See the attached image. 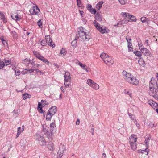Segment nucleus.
<instances>
[{
  "label": "nucleus",
  "mask_w": 158,
  "mask_h": 158,
  "mask_svg": "<svg viewBox=\"0 0 158 158\" xmlns=\"http://www.w3.org/2000/svg\"><path fill=\"white\" fill-rule=\"evenodd\" d=\"M64 149L63 148H60L57 154V156L58 157H59V158H61V157L63 155V153H64Z\"/></svg>",
  "instance_id": "4468645a"
},
{
  "label": "nucleus",
  "mask_w": 158,
  "mask_h": 158,
  "mask_svg": "<svg viewBox=\"0 0 158 158\" xmlns=\"http://www.w3.org/2000/svg\"><path fill=\"white\" fill-rule=\"evenodd\" d=\"M95 18L96 20L98 21L101 22L102 20V17L100 15H97Z\"/></svg>",
  "instance_id": "a878e982"
},
{
  "label": "nucleus",
  "mask_w": 158,
  "mask_h": 158,
  "mask_svg": "<svg viewBox=\"0 0 158 158\" xmlns=\"http://www.w3.org/2000/svg\"><path fill=\"white\" fill-rule=\"evenodd\" d=\"M100 56L104 62L108 65L111 66L113 64L114 62L112 57L106 53L104 52L102 53Z\"/></svg>",
  "instance_id": "20e7f679"
},
{
  "label": "nucleus",
  "mask_w": 158,
  "mask_h": 158,
  "mask_svg": "<svg viewBox=\"0 0 158 158\" xmlns=\"http://www.w3.org/2000/svg\"><path fill=\"white\" fill-rule=\"evenodd\" d=\"M57 111V108L56 106H52L49 109L48 112L51 114L52 115H54Z\"/></svg>",
  "instance_id": "ddd939ff"
},
{
  "label": "nucleus",
  "mask_w": 158,
  "mask_h": 158,
  "mask_svg": "<svg viewBox=\"0 0 158 158\" xmlns=\"http://www.w3.org/2000/svg\"><path fill=\"white\" fill-rule=\"evenodd\" d=\"M53 115H51V114L50 113H48V112L46 116V120L47 121L50 120L51 119Z\"/></svg>",
  "instance_id": "5701e85b"
},
{
  "label": "nucleus",
  "mask_w": 158,
  "mask_h": 158,
  "mask_svg": "<svg viewBox=\"0 0 158 158\" xmlns=\"http://www.w3.org/2000/svg\"><path fill=\"white\" fill-rule=\"evenodd\" d=\"M150 137H149L148 138H147L145 141V143L146 145H148V143L149 142V141L150 139Z\"/></svg>",
  "instance_id": "09e8293b"
},
{
  "label": "nucleus",
  "mask_w": 158,
  "mask_h": 158,
  "mask_svg": "<svg viewBox=\"0 0 158 158\" xmlns=\"http://www.w3.org/2000/svg\"><path fill=\"white\" fill-rule=\"evenodd\" d=\"M48 148L50 150H52L54 149V147L52 143L49 144L48 146Z\"/></svg>",
  "instance_id": "c03bdc74"
},
{
  "label": "nucleus",
  "mask_w": 158,
  "mask_h": 158,
  "mask_svg": "<svg viewBox=\"0 0 158 158\" xmlns=\"http://www.w3.org/2000/svg\"><path fill=\"white\" fill-rule=\"evenodd\" d=\"M41 102L43 106H44L46 105L47 104V102L45 100H42L41 101Z\"/></svg>",
  "instance_id": "49530a36"
},
{
  "label": "nucleus",
  "mask_w": 158,
  "mask_h": 158,
  "mask_svg": "<svg viewBox=\"0 0 158 158\" xmlns=\"http://www.w3.org/2000/svg\"><path fill=\"white\" fill-rule=\"evenodd\" d=\"M122 15L123 18H129L130 17L129 16L130 15L129 13H123V14Z\"/></svg>",
  "instance_id": "473e14b6"
},
{
  "label": "nucleus",
  "mask_w": 158,
  "mask_h": 158,
  "mask_svg": "<svg viewBox=\"0 0 158 158\" xmlns=\"http://www.w3.org/2000/svg\"><path fill=\"white\" fill-rule=\"evenodd\" d=\"M23 131H21V127H19L18 128L17 132V133L16 138H17L20 135V133L22 132Z\"/></svg>",
  "instance_id": "6ab92c4d"
},
{
  "label": "nucleus",
  "mask_w": 158,
  "mask_h": 158,
  "mask_svg": "<svg viewBox=\"0 0 158 158\" xmlns=\"http://www.w3.org/2000/svg\"><path fill=\"white\" fill-rule=\"evenodd\" d=\"M141 21L143 23L147 22V18L145 17H143L140 19Z\"/></svg>",
  "instance_id": "a19ab883"
},
{
  "label": "nucleus",
  "mask_w": 158,
  "mask_h": 158,
  "mask_svg": "<svg viewBox=\"0 0 158 158\" xmlns=\"http://www.w3.org/2000/svg\"><path fill=\"white\" fill-rule=\"evenodd\" d=\"M42 20V19H40L38 22H37V24L39 26V27H42V22L41 21Z\"/></svg>",
  "instance_id": "58836bf2"
},
{
  "label": "nucleus",
  "mask_w": 158,
  "mask_h": 158,
  "mask_svg": "<svg viewBox=\"0 0 158 158\" xmlns=\"http://www.w3.org/2000/svg\"><path fill=\"white\" fill-rule=\"evenodd\" d=\"M22 62L26 65H27L29 64L30 60L27 58L23 60Z\"/></svg>",
  "instance_id": "c756f323"
},
{
  "label": "nucleus",
  "mask_w": 158,
  "mask_h": 158,
  "mask_svg": "<svg viewBox=\"0 0 158 158\" xmlns=\"http://www.w3.org/2000/svg\"><path fill=\"white\" fill-rule=\"evenodd\" d=\"M148 103L154 109H156L158 107V105L157 103L154 102L152 100H149L148 102Z\"/></svg>",
  "instance_id": "9b49d317"
},
{
  "label": "nucleus",
  "mask_w": 158,
  "mask_h": 158,
  "mask_svg": "<svg viewBox=\"0 0 158 158\" xmlns=\"http://www.w3.org/2000/svg\"><path fill=\"white\" fill-rule=\"evenodd\" d=\"M90 11L91 13L95 14L96 13V10L95 9L91 8L90 10Z\"/></svg>",
  "instance_id": "a18cd8bd"
},
{
  "label": "nucleus",
  "mask_w": 158,
  "mask_h": 158,
  "mask_svg": "<svg viewBox=\"0 0 158 158\" xmlns=\"http://www.w3.org/2000/svg\"><path fill=\"white\" fill-rule=\"evenodd\" d=\"M28 73V70L27 69H25L23 71H22L21 73L22 74H25L27 73Z\"/></svg>",
  "instance_id": "8fccbe9b"
},
{
  "label": "nucleus",
  "mask_w": 158,
  "mask_h": 158,
  "mask_svg": "<svg viewBox=\"0 0 158 158\" xmlns=\"http://www.w3.org/2000/svg\"><path fill=\"white\" fill-rule=\"evenodd\" d=\"M141 52L145 55H148L149 54V51L145 48H142L140 49Z\"/></svg>",
  "instance_id": "2eb2a0df"
},
{
  "label": "nucleus",
  "mask_w": 158,
  "mask_h": 158,
  "mask_svg": "<svg viewBox=\"0 0 158 158\" xmlns=\"http://www.w3.org/2000/svg\"><path fill=\"white\" fill-rule=\"evenodd\" d=\"M50 131L52 132L56 128L55 123H51L50 125Z\"/></svg>",
  "instance_id": "b1692460"
},
{
  "label": "nucleus",
  "mask_w": 158,
  "mask_h": 158,
  "mask_svg": "<svg viewBox=\"0 0 158 158\" xmlns=\"http://www.w3.org/2000/svg\"><path fill=\"white\" fill-rule=\"evenodd\" d=\"M3 20V21L4 23H6L7 22V20L6 19V18L5 16L4 15L1 18Z\"/></svg>",
  "instance_id": "3c124183"
},
{
  "label": "nucleus",
  "mask_w": 158,
  "mask_h": 158,
  "mask_svg": "<svg viewBox=\"0 0 158 158\" xmlns=\"http://www.w3.org/2000/svg\"><path fill=\"white\" fill-rule=\"evenodd\" d=\"M11 17L12 18L15 20H20L21 19V16L19 15H15L14 16V15H11Z\"/></svg>",
  "instance_id": "dca6fc26"
},
{
  "label": "nucleus",
  "mask_w": 158,
  "mask_h": 158,
  "mask_svg": "<svg viewBox=\"0 0 158 158\" xmlns=\"http://www.w3.org/2000/svg\"><path fill=\"white\" fill-rule=\"evenodd\" d=\"M33 53L35 56L39 60L46 63L47 65L49 64V62L47 59L41 56L39 52L36 51H34L33 52Z\"/></svg>",
  "instance_id": "423d86ee"
},
{
  "label": "nucleus",
  "mask_w": 158,
  "mask_h": 158,
  "mask_svg": "<svg viewBox=\"0 0 158 158\" xmlns=\"http://www.w3.org/2000/svg\"><path fill=\"white\" fill-rule=\"evenodd\" d=\"M88 9L90 10L92 8V6L91 5L89 4L87 7Z\"/></svg>",
  "instance_id": "338daca9"
},
{
  "label": "nucleus",
  "mask_w": 158,
  "mask_h": 158,
  "mask_svg": "<svg viewBox=\"0 0 158 158\" xmlns=\"http://www.w3.org/2000/svg\"><path fill=\"white\" fill-rule=\"evenodd\" d=\"M103 3V2L102 1H101L98 2L96 5V8L98 10H99L102 6V5Z\"/></svg>",
  "instance_id": "a211bd4d"
},
{
  "label": "nucleus",
  "mask_w": 158,
  "mask_h": 158,
  "mask_svg": "<svg viewBox=\"0 0 158 158\" xmlns=\"http://www.w3.org/2000/svg\"><path fill=\"white\" fill-rule=\"evenodd\" d=\"M65 82H69L71 80V77L70 76V73L68 72H66L64 75Z\"/></svg>",
  "instance_id": "f8f14e48"
},
{
  "label": "nucleus",
  "mask_w": 158,
  "mask_h": 158,
  "mask_svg": "<svg viewBox=\"0 0 158 158\" xmlns=\"http://www.w3.org/2000/svg\"><path fill=\"white\" fill-rule=\"evenodd\" d=\"M136 40L138 44L142 42L141 40L139 38H137Z\"/></svg>",
  "instance_id": "680f3d73"
},
{
  "label": "nucleus",
  "mask_w": 158,
  "mask_h": 158,
  "mask_svg": "<svg viewBox=\"0 0 158 158\" xmlns=\"http://www.w3.org/2000/svg\"><path fill=\"white\" fill-rule=\"evenodd\" d=\"M35 71L37 73H40V74L42 73V72L41 71L39 70L38 69H35Z\"/></svg>",
  "instance_id": "0e129e2a"
},
{
  "label": "nucleus",
  "mask_w": 158,
  "mask_h": 158,
  "mask_svg": "<svg viewBox=\"0 0 158 158\" xmlns=\"http://www.w3.org/2000/svg\"><path fill=\"white\" fill-rule=\"evenodd\" d=\"M66 83V82H65L64 83V85H65V87L66 88L70 87V83L68 84Z\"/></svg>",
  "instance_id": "864d4df0"
},
{
  "label": "nucleus",
  "mask_w": 158,
  "mask_h": 158,
  "mask_svg": "<svg viewBox=\"0 0 158 158\" xmlns=\"http://www.w3.org/2000/svg\"><path fill=\"white\" fill-rule=\"evenodd\" d=\"M87 31L82 27L79 28L78 31L77 37L83 41H88L90 38V36L89 32H86Z\"/></svg>",
  "instance_id": "7ed1b4c3"
},
{
  "label": "nucleus",
  "mask_w": 158,
  "mask_h": 158,
  "mask_svg": "<svg viewBox=\"0 0 158 158\" xmlns=\"http://www.w3.org/2000/svg\"><path fill=\"white\" fill-rule=\"evenodd\" d=\"M80 120H79V119H77L76 121V125H78L80 124Z\"/></svg>",
  "instance_id": "bf43d9fd"
},
{
  "label": "nucleus",
  "mask_w": 158,
  "mask_h": 158,
  "mask_svg": "<svg viewBox=\"0 0 158 158\" xmlns=\"http://www.w3.org/2000/svg\"><path fill=\"white\" fill-rule=\"evenodd\" d=\"M11 34L14 38L15 39H17V38L18 35L17 33L15 32L12 31Z\"/></svg>",
  "instance_id": "f704fd0d"
},
{
  "label": "nucleus",
  "mask_w": 158,
  "mask_h": 158,
  "mask_svg": "<svg viewBox=\"0 0 158 158\" xmlns=\"http://www.w3.org/2000/svg\"><path fill=\"white\" fill-rule=\"evenodd\" d=\"M37 139L39 143L41 145H43L45 144V140L42 136L40 135H38L37 136Z\"/></svg>",
  "instance_id": "1a4fd4ad"
},
{
  "label": "nucleus",
  "mask_w": 158,
  "mask_h": 158,
  "mask_svg": "<svg viewBox=\"0 0 158 158\" xmlns=\"http://www.w3.org/2000/svg\"><path fill=\"white\" fill-rule=\"evenodd\" d=\"M148 147L146 148L145 150H141V153H144V152L146 153V155H148Z\"/></svg>",
  "instance_id": "ea45409f"
},
{
  "label": "nucleus",
  "mask_w": 158,
  "mask_h": 158,
  "mask_svg": "<svg viewBox=\"0 0 158 158\" xmlns=\"http://www.w3.org/2000/svg\"><path fill=\"white\" fill-rule=\"evenodd\" d=\"M2 43L4 45H6L7 44V43L6 42V41H5V40H3Z\"/></svg>",
  "instance_id": "e2e57ef3"
},
{
  "label": "nucleus",
  "mask_w": 158,
  "mask_h": 158,
  "mask_svg": "<svg viewBox=\"0 0 158 158\" xmlns=\"http://www.w3.org/2000/svg\"><path fill=\"white\" fill-rule=\"evenodd\" d=\"M119 2L122 5H124L127 1V0H118Z\"/></svg>",
  "instance_id": "de8ad7c7"
},
{
  "label": "nucleus",
  "mask_w": 158,
  "mask_h": 158,
  "mask_svg": "<svg viewBox=\"0 0 158 158\" xmlns=\"http://www.w3.org/2000/svg\"><path fill=\"white\" fill-rule=\"evenodd\" d=\"M45 37L46 43L50 46L53 47H54L55 45L54 44L53 45L52 44V40L50 36H46Z\"/></svg>",
  "instance_id": "9d476101"
},
{
  "label": "nucleus",
  "mask_w": 158,
  "mask_h": 158,
  "mask_svg": "<svg viewBox=\"0 0 158 158\" xmlns=\"http://www.w3.org/2000/svg\"><path fill=\"white\" fill-rule=\"evenodd\" d=\"M5 66H7L10 64L11 63V61L10 60H5L4 62Z\"/></svg>",
  "instance_id": "72a5a7b5"
},
{
  "label": "nucleus",
  "mask_w": 158,
  "mask_h": 158,
  "mask_svg": "<svg viewBox=\"0 0 158 158\" xmlns=\"http://www.w3.org/2000/svg\"><path fill=\"white\" fill-rule=\"evenodd\" d=\"M82 21H83V23L85 24H86V22H87V20H86V19H85V18H84L82 19Z\"/></svg>",
  "instance_id": "052dcab7"
},
{
  "label": "nucleus",
  "mask_w": 158,
  "mask_h": 158,
  "mask_svg": "<svg viewBox=\"0 0 158 158\" xmlns=\"http://www.w3.org/2000/svg\"><path fill=\"white\" fill-rule=\"evenodd\" d=\"M158 84L154 79L152 78L150 82V90L149 94L158 101Z\"/></svg>",
  "instance_id": "f257e3e1"
},
{
  "label": "nucleus",
  "mask_w": 158,
  "mask_h": 158,
  "mask_svg": "<svg viewBox=\"0 0 158 158\" xmlns=\"http://www.w3.org/2000/svg\"><path fill=\"white\" fill-rule=\"evenodd\" d=\"M106 155L105 153H103L102 154V158H106Z\"/></svg>",
  "instance_id": "69168bd1"
},
{
  "label": "nucleus",
  "mask_w": 158,
  "mask_h": 158,
  "mask_svg": "<svg viewBox=\"0 0 158 158\" xmlns=\"http://www.w3.org/2000/svg\"><path fill=\"white\" fill-rule=\"evenodd\" d=\"M124 93L126 94L129 95L130 97H131V94L129 89H125L124 90Z\"/></svg>",
  "instance_id": "cd10ccee"
},
{
  "label": "nucleus",
  "mask_w": 158,
  "mask_h": 158,
  "mask_svg": "<svg viewBox=\"0 0 158 158\" xmlns=\"http://www.w3.org/2000/svg\"><path fill=\"white\" fill-rule=\"evenodd\" d=\"M129 16V19H130L132 21L134 22H135L136 21V19L135 16L131 15H130Z\"/></svg>",
  "instance_id": "c85d7f7f"
},
{
  "label": "nucleus",
  "mask_w": 158,
  "mask_h": 158,
  "mask_svg": "<svg viewBox=\"0 0 158 158\" xmlns=\"http://www.w3.org/2000/svg\"><path fill=\"white\" fill-rule=\"evenodd\" d=\"M132 46V44L131 43H128V48H131V49H132L131 48V46Z\"/></svg>",
  "instance_id": "13d9d810"
},
{
  "label": "nucleus",
  "mask_w": 158,
  "mask_h": 158,
  "mask_svg": "<svg viewBox=\"0 0 158 158\" xmlns=\"http://www.w3.org/2000/svg\"><path fill=\"white\" fill-rule=\"evenodd\" d=\"M40 10L38 7L35 6H33L29 10V12L31 14L33 15H38L39 13Z\"/></svg>",
  "instance_id": "6e6552de"
},
{
  "label": "nucleus",
  "mask_w": 158,
  "mask_h": 158,
  "mask_svg": "<svg viewBox=\"0 0 158 158\" xmlns=\"http://www.w3.org/2000/svg\"><path fill=\"white\" fill-rule=\"evenodd\" d=\"M122 74L123 78L127 82L134 85H137L139 83V80L131 73L123 71L122 72Z\"/></svg>",
  "instance_id": "f03ea898"
},
{
  "label": "nucleus",
  "mask_w": 158,
  "mask_h": 158,
  "mask_svg": "<svg viewBox=\"0 0 158 158\" xmlns=\"http://www.w3.org/2000/svg\"><path fill=\"white\" fill-rule=\"evenodd\" d=\"M31 97V95L27 93H25L23 95V99L24 100H25L27 98H30Z\"/></svg>",
  "instance_id": "4be33fe9"
},
{
  "label": "nucleus",
  "mask_w": 158,
  "mask_h": 158,
  "mask_svg": "<svg viewBox=\"0 0 158 158\" xmlns=\"http://www.w3.org/2000/svg\"><path fill=\"white\" fill-rule=\"evenodd\" d=\"M37 110L40 113H43L44 114H45V111L43 110L41 107H38Z\"/></svg>",
  "instance_id": "e433bc0d"
},
{
  "label": "nucleus",
  "mask_w": 158,
  "mask_h": 158,
  "mask_svg": "<svg viewBox=\"0 0 158 158\" xmlns=\"http://www.w3.org/2000/svg\"><path fill=\"white\" fill-rule=\"evenodd\" d=\"M34 70H35L33 69H27L28 72V73H31L33 72L34 71Z\"/></svg>",
  "instance_id": "4d7b16f0"
},
{
  "label": "nucleus",
  "mask_w": 158,
  "mask_h": 158,
  "mask_svg": "<svg viewBox=\"0 0 158 158\" xmlns=\"http://www.w3.org/2000/svg\"><path fill=\"white\" fill-rule=\"evenodd\" d=\"M137 136L134 134L131 135L129 138V143L131 149L133 150H135L137 148Z\"/></svg>",
  "instance_id": "39448f33"
},
{
  "label": "nucleus",
  "mask_w": 158,
  "mask_h": 158,
  "mask_svg": "<svg viewBox=\"0 0 158 158\" xmlns=\"http://www.w3.org/2000/svg\"><path fill=\"white\" fill-rule=\"evenodd\" d=\"M138 44L140 50V49L142 48H144L143 46V45L142 43V42L140 43H138Z\"/></svg>",
  "instance_id": "603ef678"
},
{
  "label": "nucleus",
  "mask_w": 158,
  "mask_h": 158,
  "mask_svg": "<svg viewBox=\"0 0 158 158\" xmlns=\"http://www.w3.org/2000/svg\"><path fill=\"white\" fill-rule=\"evenodd\" d=\"M141 52L136 51V52H134V53L135 54V55L138 57H141L142 55Z\"/></svg>",
  "instance_id": "c9c22d12"
},
{
  "label": "nucleus",
  "mask_w": 158,
  "mask_h": 158,
  "mask_svg": "<svg viewBox=\"0 0 158 158\" xmlns=\"http://www.w3.org/2000/svg\"><path fill=\"white\" fill-rule=\"evenodd\" d=\"M46 43L44 40H42L41 42V45L42 46H44L46 45Z\"/></svg>",
  "instance_id": "6e6d98bb"
},
{
  "label": "nucleus",
  "mask_w": 158,
  "mask_h": 158,
  "mask_svg": "<svg viewBox=\"0 0 158 158\" xmlns=\"http://www.w3.org/2000/svg\"><path fill=\"white\" fill-rule=\"evenodd\" d=\"M60 53L64 56L66 54V51L65 49L63 48H62L60 50Z\"/></svg>",
  "instance_id": "2f4dec72"
},
{
  "label": "nucleus",
  "mask_w": 158,
  "mask_h": 158,
  "mask_svg": "<svg viewBox=\"0 0 158 158\" xmlns=\"http://www.w3.org/2000/svg\"><path fill=\"white\" fill-rule=\"evenodd\" d=\"M126 39L128 43H131V39L130 37L129 36L127 37Z\"/></svg>",
  "instance_id": "37998d69"
},
{
  "label": "nucleus",
  "mask_w": 158,
  "mask_h": 158,
  "mask_svg": "<svg viewBox=\"0 0 158 158\" xmlns=\"http://www.w3.org/2000/svg\"><path fill=\"white\" fill-rule=\"evenodd\" d=\"M23 33L24 34L23 35V38L25 39L27 38H28V36L30 34V33L26 31V30H24V31L23 32Z\"/></svg>",
  "instance_id": "f3484780"
},
{
  "label": "nucleus",
  "mask_w": 158,
  "mask_h": 158,
  "mask_svg": "<svg viewBox=\"0 0 158 158\" xmlns=\"http://www.w3.org/2000/svg\"><path fill=\"white\" fill-rule=\"evenodd\" d=\"M138 63L141 66H144L145 65L144 61L141 58H140L139 59Z\"/></svg>",
  "instance_id": "412c9836"
},
{
  "label": "nucleus",
  "mask_w": 158,
  "mask_h": 158,
  "mask_svg": "<svg viewBox=\"0 0 158 158\" xmlns=\"http://www.w3.org/2000/svg\"><path fill=\"white\" fill-rule=\"evenodd\" d=\"M93 24L96 28L101 33L104 34L106 32V27H101L96 22V20H94L93 22Z\"/></svg>",
  "instance_id": "0eeeda50"
},
{
  "label": "nucleus",
  "mask_w": 158,
  "mask_h": 158,
  "mask_svg": "<svg viewBox=\"0 0 158 158\" xmlns=\"http://www.w3.org/2000/svg\"><path fill=\"white\" fill-rule=\"evenodd\" d=\"M77 44V43L76 40H73L71 42V45L72 46L75 47L76 46Z\"/></svg>",
  "instance_id": "4c0bfd02"
},
{
  "label": "nucleus",
  "mask_w": 158,
  "mask_h": 158,
  "mask_svg": "<svg viewBox=\"0 0 158 158\" xmlns=\"http://www.w3.org/2000/svg\"><path fill=\"white\" fill-rule=\"evenodd\" d=\"M43 131L45 134L46 135H49V130L48 129H47L46 128H44L43 130Z\"/></svg>",
  "instance_id": "7c9ffc66"
},
{
  "label": "nucleus",
  "mask_w": 158,
  "mask_h": 158,
  "mask_svg": "<svg viewBox=\"0 0 158 158\" xmlns=\"http://www.w3.org/2000/svg\"><path fill=\"white\" fill-rule=\"evenodd\" d=\"M78 65L80 66L83 69L86 67V65L79 62Z\"/></svg>",
  "instance_id": "79ce46f5"
},
{
  "label": "nucleus",
  "mask_w": 158,
  "mask_h": 158,
  "mask_svg": "<svg viewBox=\"0 0 158 158\" xmlns=\"http://www.w3.org/2000/svg\"><path fill=\"white\" fill-rule=\"evenodd\" d=\"M77 4L78 7H80L81 6V2L80 0H76Z\"/></svg>",
  "instance_id": "5fc2aeb1"
},
{
  "label": "nucleus",
  "mask_w": 158,
  "mask_h": 158,
  "mask_svg": "<svg viewBox=\"0 0 158 158\" xmlns=\"http://www.w3.org/2000/svg\"><path fill=\"white\" fill-rule=\"evenodd\" d=\"M94 82L93 81L90 79H88L87 81V84L91 87Z\"/></svg>",
  "instance_id": "aec40b11"
},
{
  "label": "nucleus",
  "mask_w": 158,
  "mask_h": 158,
  "mask_svg": "<svg viewBox=\"0 0 158 158\" xmlns=\"http://www.w3.org/2000/svg\"><path fill=\"white\" fill-rule=\"evenodd\" d=\"M132 120L133 121L134 123L136 125L138 129H140V124L138 123L137 121L135 119H132Z\"/></svg>",
  "instance_id": "bb28decb"
},
{
  "label": "nucleus",
  "mask_w": 158,
  "mask_h": 158,
  "mask_svg": "<svg viewBox=\"0 0 158 158\" xmlns=\"http://www.w3.org/2000/svg\"><path fill=\"white\" fill-rule=\"evenodd\" d=\"M122 24V23L121 22H119L116 25L118 26V27H120V25Z\"/></svg>",
  "instance_id": "774afa93"
},
{
  "label": "nucleus",
  "mask_w": 158,
  "mask_h": 158,
  "mask_svg": "<svg viewBox=\"0 0 158 158\" xmlns=\"http://www.w3.org/2000/svg\"><path fill=\"white\" fill-rule=\"evenodd\" d=\"M92 87L95 90H98L99 89V85L95 82L93 83Z\"/></svg>",
  "instance_id": "393cba45"
}]
</instances>
